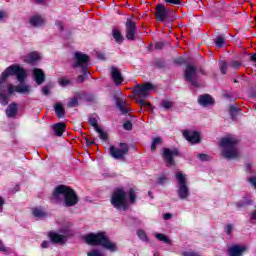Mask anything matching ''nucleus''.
Masks as SVG:
<instances>
[{
	"instance_id": "1",
	"label": "nucleus",
	"mask_w": 256,
	"mask_h": 256,
	"mask_svg": "<svg viewBox=\"0 0 256 256\" xmlns=\"http://www.w3.org/2000/svg\"><path fill=\"white\" fill-rule=\"evenodd\" d=\"M11 76H15L19 83H25L27 79V70L21 67L19 64H12L7 67L0 76V103L4 107L9 105V84H5V81Z\"/></svg>"
},
{
	"instance_id": "2",
	"label": "nucleus",
	"mask_w": 256,
	"mask_h": 256,
	"mask_svg": "<svg viewBox=\"0 0 256 256\" xmlns=\"http://www.w3.org/2000/svg\"><path fill=\"white\" fill-rule=\"evenodd\" d=\"M61 195L63 196L65 207H75V205L79 203V196H77V192L67 185H58L52 192V197L55 199L56 203L61 201Z\"/></svg>"
},
{
	"instance_id": "3",
	"label": "nucleus",
	"mask_w": 256,
	"mask_h": 256,
	"mask_svg": "<svg viewBox=\"0 0 256 256\" xmlns=\"http://www.w3.org/2000/svg\"><path fill=\"white\" fill-rule=\"evenodd\" d=\"M84 241L87 245H93L95 247H102L111 253H115L118 250L117 244L110 241L107 236V232L101 231L98 233H89L84 236Z\"/></svg>"
},
{
	"instance_id": "4",
	"label": "nucleus",
	"mask_w": 256,
	"mask_h": 256,
	"mask_svg": "<svg viewBox=\"0 0 256 256\" xmlns=\"http://www.w3.org/2000/svg\"><path fill=\"white\" fill-rule=\"evenodd\" d=\"M237 145L239 140L235 137H224L220 141L222 155L225 159H237L239 152H237Z\"/></svg>"
},
{
	"instance_id": "5",
	"label": "nucleus",
	"mask_w": 256,
	"mask_h": 256,
	"mask_svg": "<svg viewBox=\"0 0 256 256\" xmlns=\"http://www.w3.org/2000/svg\"><path fill=\"white\" fill-rule=\"evenodd\" d=\"M110 203L112 207L118 211H121V209L127 211V209H129V203H127V192H125V189L122 187L115 188Z\"/></svg>"
},
{
	"instance_id": "6",
	"label": "nucleus",
	"mask_w": 256,
	"mask_h": 256,
	"mask_svg": "<svg viewBox=\"0 0 256 256\" xmlns=\"http://www.w3.org/2000/svg\"><path fill=\"white\" fill-rule=\"evenodd\" d=\"M154 17L159 23H173L177 17L175 16V11L165 7V4H158L155 7Z\"/></svg>"
},
{
	"instance_id": "7",
	"label": "nucleus",
	"mask_w": 256,
	"mask_h": 256,
	"mask_svg": "<svg viewBox=\"0 0 256 256\" xmlns=\"http://www.w3.org/2000/svg\"><path fill=\"white\" fill-rule=\"evenodd\" d=\"M175 177L178 183V198L180 199V201H185V199H189L191 192L189 191V186L187 185V178L185 177V174L182 172H177L175 174Z\"/></svg>"
},
{
	"instance_id": "8",
	"label": "nucleus",
	"mask_w": 256,
	"mask_h": 256,
	"mask_svg": "<svg viewBox=\"0 0 256 256\" xmlns=\"http://www.w3.org/2000/svg\"><path fill=\"white\" fill-rule=\"evenodd\" d=\"M184 79L187 83H190L192 87H200L197 81V67L193 64H188L185 66Z\"/></svg>"
},
{
	"instance_id": "9",
	"label": "nucleus",
	"mask_w": 256,
	"mask_h": 256,
	"mask_svg": "<svg viewBox=\"0 0 256 256\" xmlns=\"http://www.w3.org/2000/svg\"><path fill=\"white\" fill-rule=\"evenodd\" d=\"M181 155V152H179V149L174 148H164L162 153V158L166 162V167H173L176 165L175 157H179Z\"/></svg>"
},
{
	"instance_id": "10",
	"label": "nucleus",
	"mask_w": 256,
	"mask_h": 256,
	"mask_svg": "<svg viewBox=\"0 0 256 256\" xmlns=\"http://www.w3.org/2000/svg\"><path fill=\"white\" fill-rule=\"evenodd\" d=\"M119 148L115 146H110L109 153L113 159L123 160L125 159V155L129 153V144L121 142L119 144Z\"/></svg>"
},
{
	"instance_id": "11",
	"label": "nucleus",
	"mask_w": 256,
	"mask_h": 256,
	"mask_svg": "<svg viewBox=\"0 0 256 256\" xmlns=\"http://www.w3.org/2000/svg\"><path fill=\"white\" fill-rule=\"evenodd\" d=\"M74 59L76 60V62L73 64L74 69H77V67H80L81 69H88L89 63H91V58L89 55L81 52H76Z\"/></svg>"
},
{
	"instance_id": "12",
	"label": "nucleus",
	"mask_w": 256,
	"mask_h": 256,
	"mask_svg": "<svg viewBox=\"0 0 256 256\" xmlns=\"http://www.w3.org/2000/svg\"><path fill=\"white\" fill-rule=\"evenodd\" d=\"M135 35H137V23L128 18L125 22V37L128 41H135Z\"/></svg>"
},
{
	"instance_id": "13",
	"label": "nucleus",
	"mask_w": 256,
	"mask_h": 256,
	"mask_svg": "<svg viewBox=\"0 0 256 256\" xmlns=\"http://www.w3.org/2000/svg\"><path fill=\"white\" fill-rule=\"evenodd\" d=\"M152 89H155V86L150 82H147L142 86L138 84L135 89V96L137 99H147V97H149V91H152Z\"/></svg>"
},
{
	"instance_id": "14",
	"label": "nucleus",
	"mask_w": 256,
	"mask_h": 256,
	"mask_svg": "<svg viewBox=\"0 0 256 256\" xmlns=\"http://www.w3.org/2000/svg\"><path fill=\"white\" fill-rule=\"evenodd\" d=\"M182 135L188 143H191L192 145H197L201 143V134L197 131H189V130H184L182 132Z\"/></svg>"
},
{
	"instance_id": "15",
	"label": "nucleus",
	"mask_w": 256,
	"mask_h": 256,
	"mask_svg": "<svg viewBox=\"0 0 256 256\" xmlns=\"http://www.w3.org/2000/svg\"><path fill=\"white\" fill-rule=\"evenodd\" d=\"M48 238L53 245H65L66 241H68L67 236L54 231L48 232Z\"/></svg>"
},
{
	"instance_id": "16",
	"label": "nucleus",
	"mask_w": 256,
	"mask_h": 256,
	"mask_svg": "<svg viewBox=\"0 0 256 256\" xmlns=\"http://www.w3.org/2000/svg\"><path fill=\"white\" fill-rule=\"evenodd\" d=\"M110 76L111 79L114 81L115 85H123V81H125V78H123V74H121V70L117 68L116 66H112L110 68Z\"/></svg>"
},
{
	"instance_id": "17",
	"label": "nucleus",
	"mask_w": 256,
	"mask_h": 256,
	"mask_svg": "<svg viewBox=\"0 0 256 256\" xmlns=\"http://www.w3.org/2000/svg\"><path fill=\"white\" fill-rule=\"evenodd\" d=\"M237 211H247L251 205H253V200L251 198L243 197L240 201L234 203Z\"/></svg>"
},
{
	"instance_id": "18",
	"label": "nucleus",
	"mask_w": 256,
	"mask_h": 256,
	"mask_svg": "<svg viewBox=\"0 0 256 256\" xmlns=\"http://www.w3.org/2000/svg\"><path fill=\"white\" fill-rule=\"evenodd\" d=\"M17 113H19V106H17V103L15 102L10 103L5 110V114L8 119H15V117H17Z\"/></svg>"
},
{
	"instance_id": "19",
	"label": "nucleus",
	"mask_w": 256,
	"mask_h": 256,
	"mask_svg": "<svg viewBox=\"0 0 256 256\" xmlns=\"http://www.w3.org/2000/svg\"><path fill=\"white\" fill-rule=\"evenodd\" d=\"M198 103L202 107H209V105H215V99L209 94H203L198 97Z\"/></svg>"
},
{
	"instance_id": "20",
	"label": "nucleus",
	"mask_w": 256,
	"mask_h": 256,
	"mask_svg": "<svg viewBox=\"0 0 256 256\" xmlns=\"http://www.w3.org/2000/svg\"><path fill=\"white\" fill-rule=\"evenodd\" d=\"M247 251V247L245 246H239V245H234L228 248V255L229 256H243V253Z\"/></svg>"
},
{
	"instance_id": "21",
	"label": "nucleus",
	"mask_w": 256,
	"mask_h": 256,
	"mask_svg": "<svg viewBox=\"0 0 256 256\" xmlns=\"http://www.w3.org/2000/svg\"><path fill=\"white\" fill-rule=\"evenodd\" d=\"M33 76H34V81L37 83V85H43V83H45V72H43L42 69L34 68Z\"/></svg>"
},
{
	"instance_id": "22",
	"label": "nucleus",
	"mask_w": 256,
	"mask_h": 256,
	"mask_svg": "<svg viewBox=\"0 0 256 256\" xmlns=\"http://www.w3.org/2000/svg\"><path fill=\"white\" fill-rule=\"evenodd\" d=\"M9 95H13L14 93H29V86L27 85H18L14 86L13 84H9Z\"/></svg>"
},
{
	"instance_id": "23",
	"label": "nucleus",
	"mask_w": 256,
	"mask_h": 256,
	"mask_svg": "<svg viewBox=\"0 0 256 256\" xmlns=\"http://www.w3.org/2000/svg\"><path fill=\"white\" fill-rule=\"evenodd\" d=\"M52 129L57 137H63V133H65V129H67V125L63 122L56 123L52 126Z\"/></svg>"
},
{
	"instance_id": "24",
	"label": "nucleus",
	"mask_w": 256,
	"mask_h": 256,
	"mask_svg": "<svg viewBox=\"0 0 256 256\" xmlns=\"http://www.w3.org/2000/svg\"><path fill=\"white\" fill-rule=\"evenodd\" d=\"M41 57L37 52H30L28 55L24 56V63L28 65H33V63H37Z\"/></svg>"
},
{
	"instance_id": "25",
	"label": "nucleus",
	"mask_w": 256,
	"mask_h": 256,
	"mask_svg": "<svg viewBox=\"0 0 256 256\" xmlns=\"http://www.w3.org/2000/svg\"><path fill=\"white\" fill-rule=\"evenodd\" d=\"M112 37L115 40V42L117 43V45H121L125 41V37L123 36V33H121V30H119L117 28H114L112 30Z\"/></svg>"
},
{
	"instance_id": "26",
	"label": "nucleus",
	"mask_w": 256,
	"mask_h": 256,
	"mask_svg": "<svg viewBox=\"0 0 256 256\" xmlns=\"http://www.w3.org/2000/svg\"><path fill=\"white\" fill-rule=\"evenodd\" d=\"M30 25H32V27H43V25H45V20L43 17L35 15L30 18Z\"/></svg>"
},
{
	"instance_id": "27",
	"label": "nucleus",
	"mask_w": 256,
	"mask_h": 256,
	"mask_svg": "<svg viewBox=\"0 0 256 256\" xmlns=\"http://www.w3.org/2000/svg\"><path fill=\"white\" fill-rule=\"evenodd\" d=\"M216 9L218 13H230L231 5L222 0L216 4Z\"/></svg>"
},
{
	"instance_id": "28",
	"label": "nucleus",
	"mask_w": 256,
	"mask_h": 256,
	"mask_svg": "<svg viewBox=\"0 0 256 256\" xmlns=\"http://www.w3.org/2000/svg\"><path fill=\"white\" fill-rule=\"evenodd\" d=\"M54 111L59 119L65 117V108L63 107V104H61L60 102H57L54 105Z\"/></svg>"
},
{
	"instance_id": "29",
	"label": "nucleus",
	"mask_w": 256,
	"mask_h": 256,
	"mask_svg": "<svg viewBox=\"0 0 256 256\" xmlns=\"http://www.w3.org/2000/svg\"><path fill=\"white\" fill-rule=\"evenodd\" d=\"M153 65L156 69H167V61L163 58H155Z\"/></svg>"
},
{
	"instance_id": "30",
	"label": "nucleus",
	"mask_w": 256,
	"mask_h": 256,
	"mask_svg": "<svg viewBox=\"0 0 256 256\" xmlns=\"http://www.w3.org/2000/svg\"><path fill=\"white\" fill-rule=\"evenodd\" d=\"M82 74L76 78V83H85L87 75L91 76L89 69H81Z\"/></svg>"
},
{
	"instance_id": "31",
	"label": "nucleus",
	"mask_w": 256,
	"mask_h": 256,
	"mask_svg": "<svg viewBox=\"0 0 256 256\" xmlns=\"http://www.w3.org/2000/svg\"><path fill=\"white\" fill-rule=\"evenodd\" d=\"M116 107L119 108V111H121L123 115H127V113H129V109L125 108V102L123 101V99H116Z\"/></svg>"
},
{
	"instance_id": "32",
	"label": "nucleus",
	"mask_w": 256,
	"mask_h": 256,
	"mask_svg": "<svg viewBox=\"0 0 256 256\" xmlns=\"http://www.w3.org/2000/svg\"><path fill=\"white\" fill-rule=\"evenodd\" d=\"M214 43L216 45V47L218 49H221L223 47H225V45H227L225 43V37L221 36V35H218L215 39H214Z\"/></svg>"
},
{
	"instance_id": "33",
	"label": "nucleus",
	"mask_w": 256,
	"mask_h": 256,
	"mask_svg": "<svg viewBox=\"0 0 256 256\" xmlns=\"http://www.w3.org/2000/svg\"><path fill=\"white\" fill-rule=\"evenodd\" d=\"M155 237L156 239H158V241H162L163 243H166V245H171V243H173L171 238L167 237V235L165 234L157 233Z\"/></svg>"
},
{
	"instance_id": "34",
	"label": "nucleus",
	"mask_w": 256,
	"mask_h": 256,
	"mask_svg": "<svg viewBox=\"0 0 256 256\" xmlns=\"http://www.w3.org/2000/svg\"><path fill=\"white\" fill-rule=\"evenodd\" d=\"M239 107L237 106V104L235 105H231L229 107V114L231 116V119L235 120L237 119V114L239 113Z\"/></svg>"
},
{
	"instance_id": "35",
	"label": "nucleus",
	"mask_w": 256,
	"mask_h": 256,
	"mask_svg": "<svg viewBox=\"0 0 256 256\" xmlns=\"http://www.w3.org/2000/svg\"><path fill=\"white\" fill-rule=\"evenodd\" d=\"M32 213L34 215V217H38L39 219L43 218V217H47V213H45V211H43V209L41 208H33L32 209Z\"/></svg>"
},
{
	"instance_id": "36",
	"label": "nucleus",
	"mask_w": 256,
	"mask_h": 256,
	"mask_svg": "<svg viewBox=\"0 0 256 256\" xmlns=\"http://www.w3.org/2000/svg\"><path fill=\"white\" fill-rule=\"evenodd\" d=\"M163 143V138L161 137H155L153 138L152 144H151V151L155 152L157 151V145H161Z\"/></svg>"
},
{
	"instance_id": "37",
	"label": "nucleus",
	"mask_w": 256,
	"mask_h": 256,
	"mask_svg": "<svg viewBox=\"0 0 256 256\" xmlns=\"http://www.w3.org/2000/svg\"><path fill=\"white\" fill-rule=\"evenodd\" d=\"M137 235L141 241H144V243H149V236H147L145 230L139 229L137 231Z\"/></svg>"
},
{
	"instance_id": "38",
	"label": "nucleus",
	"mask_w": 256,
	"mask_h": 256,
	"mask_svg": "<svg viewBox=\"0 0 256 256\" xmlns=\"http://www.w3.org/2000/svg\"><path fill=\"white\" fill-rule=\"evenodd\" d=\"M128 199L130 201V203H135L137 201V195L135 194V189L130 188L128 190Z\"/></svg>"
},
{
	"instance_id": "39",
	"label": "nucleus",
	"mask_w": 256,
	"mask_h": 256,
	"mask_svg": "<svg viewBox=\"0 0 256 256\" xmlns=\"http://www.w3.org/2000/svg\"><path fill=\"white\" fill-rule=\"evenodd\" d=\"M67 107L68 109L79 107V100L76 97L71 98L70 101L67 103Z\"/></svg>"
},
{
	"instance_id": "40",
	"label": "nucleus",
	"mask_w": 256,
	"mask_h": 256,
	"mask_svg": "<svg viewBox=\"0 0 256 256\" xmlns=\"http://www.w3.org/2000/svg\"><path fill=\"white\" fill-rule=\"evenodd\" d=\"M137 103L140 105L141 109L142 107H148V109L152 107L151 102L145 101V98H137Z\"/></svg>"
},
{
	"instance_id": "41",
	"label": "nucleus",
	"mask_w": 256,
	"mask_h": 256,
	"mask_svg": "<svg viewBox=\"0 0 256 256\" xmlns=\"http://www.w3.org/2000/svg\"><path fill=\"white\" fill-rule=\"evenodd\" d=\"M227 62L222 60L219 62V69L222 75H227Z\"/></svg>"
},
{
	"instance_id": "42",
	"label": "nucleus",
	"mask_w": 256,
	"mask_h": 256,
	"mask_svg": "<svg viewBox=\"0 0 256 256\" xmlns=\"http://www.w3.org/2000/svg\"><path fill=\"white\" fill-rule=\"evenodd\" d=\"M88 124L94 128V131H97L99 129V122L97 121V118H89L88 119Z\"/></svg>"
},
{
	"instance_id": "43",
	"label": "nucleus",
	"mask_w": 256,
	"mask_h": 256,
	"mask_svg": "<svg viewBox=\"0 0 256 256\" xmlns=\"http://www.w3.org/2000/svg\"><path fill=\"white\" fill-rule=\"evenodd\" d=\"M96 133L99 134V138L102 140V141H107V139H109V136L107 135V133L105 131H103V129L98 128L95 130Z\"/></svg>"
},
{
	"instance_id": "44",
	"label": "nucleus",
	"mask_w": 256,
	"mask_h": 256,
	"mask_svg": "<svg viewBox=\"0 0 256 256\" xmlns=\"http://www.w3.org/2000/svg\"><path fill=\"white\" fill-rule=\"evenodd\" d=\"M59 85H61V87H67V85H71V80L66 79V78H60L58 80Z\"/></svg>"
},
{
	"instance_id": "45",
	"label": "nucleus",
	"mask_w": 256,
	"mask_h": 256,
	"mask_svg": "<svg viewBox=\"0 0 256 256\" xmlns=\"http://www.w3.org/2000/svg\"><path fill=\"white\" fill-rule=\"evenodd\" d=\"M161 105L164 109L169 110L173 107L174 104L171 101L163 100Z\"/></svg>"
},
{
	"instance_id": "46",
	"label": "nucleus",
	"mask_w": 256,
	"mask_h": 256,
	"mask_svg": "<svg viewBox=\"0 0 256 256\" xmlns=\"http://www.w3.org/2000/svg\"><path fill=\"white\" fill-rule=\"evenodd\" d=\"M123 129H125V131H132L133 130V123L131 122V120H127L123 124Z\"/></svg>"
},
{
	"instance_id": "47",
	"label": "nucleus",
	"mask_w": 256,
	"mask_h": 256,
	"mask_svg": "<svg viewBox=\"0 0 256 256\" xmlns=\"http://www.w3.org/2000/svg\"><path fill=\"white\" fill-rule=\"evenodd\" d=\"M165 3H168L169 5H182L183 0H164Z\"/></svg>"
},
{
	"instance_id": "48",
	"label": "nucleus",
	"mask_w": 256,
	"mask_h": 256,
	"mask_svg": "<svg viewBox=\"0 0 256 256\" xmlns=\"http://www.w3.org/2000/svg\"><path fill=\"white\" fill-rule=\"evenodd\" d=\"M198 159H200V161H211V156L207 155V154H198L197 155Z\"/></svg>"
},
{
	"instance_id": "49",
	"label": "nucleus",
	"mask_w": 256,
	"mask_h": 256,
	"mask_svg": "<svg viewBox=\"0 0 256 256\" xmlns=\"http://www.w3.org/2000/svg\"><path fill=\"white\" fill-rule=\"evenodd\" d=\"M224 231H225L226 235H231V233H233V225L227 224Z\"/></svg>"
},
{
	"instance_id": "50",
	"label": "nucleus",
	"mask_w": 256,
	"mask_h": 256,
	"mask_svg": "<svg viewBox=\"0 0 256 256\" xmlns=\"http://www.w3.org/2000/svg\"><path fill=\"white\" fill-rule=\"evenodd\" d=\"M167 181H169V179L165 175H162L158 178L159 185H165Z\"/></svg>"
},
{
	"instance_id": "51",
	"label": "nucleus",
	"mask_w": 256,
	"mask_h": 256,
	"mask_svg": "<svg viewBox=\"0 0 256 256\" xmlns=\"http://www.w3.org/2000/svg\"><path fill=\"white\" fill-rule=\"evenodd\" d=\"M174 63H175V65H183L186 63V61H185V58L178 57V58L174 59Z\"/></svg>"
},
{
	"instance_id": "52",
	"label": "nucleus",
	"mask_w": 256,
	"mask_h": 256,
	"mask_svg": "<svg viewBox=\"0 0 256 256\" xmlns=\"http://www.w3.org/2000/svg\"><path fill=\"white\" fill-rule=\"evenodd\" d=\"M95 95L93 94H88L85 96V101H88L89 103H93V101H95Z\"/></svg>"
},
{
	"instance_id": "53",
	"label": "nucleus",
	"mask_w": 256,
	"mask_h": 256,
	"mask_svg": "<svg viewBox=\"0 0 256 256\" xmlns=\"http://www.w3.org/2000/svg\"><path fill=\"white\" fill-rule=\"evenodd\" d=\"M164 47H165V43H163V42H157L155 44L156 51H161V49H163Z\"/></svg>"
},
{
	"instance_id": "54",
	"label": "nucleus",
	"mask_w": 256,
	"mask_h": 256,
	"mask_svg": "<svg viewBox=\"0 0 256 256\" xmlns=\"http://www.w3.org/2000/svg\"><path fill=\"white\" fill-rule=\"evenodd\" d=\"M230 66H232L233 69H239V67H241V62L235 60V61L231 62Z\"/></svg>"
},
{
	"instance_id": "55",
	"label": "nucleus",
	"mask_w": 256,
	"mask_h": 256,
	"mask_svg": "<svg viewBox=\"0 0 256 256\" xmlns=\"http://www.w3.org/2000/svg\"><path fill=\"white\" fill-rule=\"evenodd\" d=\"M49 85H47V86H44L43 88H42V93H43V95H49L51 92L49 91Z\"/></svg>"
},
{
	"instance_id": "56",
	"label": "nucleus",
	"mask_w": 256,
	"mask_h": 256,
	"mask_svg": "<svg viewBox=\"0 0 256 256\" xmlns=\"http://www.w3.org/2000/svg\"><path fill=\"white\" fill-rule=\"evenodd\" d=\"M41 247H42V249H49V241L44 240V241L41 243Z\"/></svg>"
},
{
	"instance_id": "57",
	"label": "nucleus",
	"mask_w": 256,
	"mask_h": 256,
	"mask_svg": "<svg viewBox=\"0 0 256 256\" xmlns=\"http://www.w3.org/2000/svg\"><path fill=\"white\" fill-rule=\"evenodd\" d=\"M249 183L256 189V177L249 178Z\"/></svg>"
},
{
	"instance_id": "58",
	"label": "nucleus",
	"mask_w": 256,
	"mask_h": 256,
	"mask_svg": "<svg viewBox=\"0 0 256 256\" xmlns=\"http://www.w3.org/2000/svg\"><path fill=\"white\" fill-rule=\"evenodd\" d=\"M85 139V141H86V146L87 147H91V145H94L95 144V141H91V140H89L88 138H84Z\"/></svg>"
},
{
	"instance_id": "59",
	"label": "nucleus",
	"mask_w": 256,
	"mask_h": 256,
	"mask_svg": "<svg viewBox=\"0 0 256 256\" xmlns=\"http://www.w3.org/2000/svg\"><path fill=\"white\" fill-rule=\"evenodd\" d=\"M0 251H2V253H6L7 252V248L5 247V245H3L1 240H0Z\"/></svg>"
},
{
	"instance_id": "60",
	"label": "nucleus",
	"mask_w": 256,
	"mask_h": 256,
	"mask_svg": "<svg viewBox=\"0 0 256 256\" xmlns=\"http://www.w3.org/2000/svg\"><path fill=\"white\" fill-rule=\"evenodd\" d=\"M163 219H164L165 221H169V219H171V214H170V213H165V214L163 215Z\"/></svg>"
},
{
	"instance_id": "61",
	"label": "nucleus",
	"mask_w": 256,
	"mask_h": 256,
	"mask_svg": "<svg viewBox=\"0 0 256 256\" xmlns=\"http://www.w3.org/2000/svg\"><path fill=\"white\" fill-rule=\"evenodd\" d=\"M222 97H224V99H231V95L228 92H223Z\"/></svg>"
},
{
	"instance_id": "62",
	"label": "nucleus",
	"mask_w": 256,
	"mask_h": 256,
	"mask_svg": "<svg viewBox=\"0 0 256 256\" xmlns=\"http://www.w3.org/2000/svg\"><path fill=\"white\" fill-rule=\"evenodd\" d=\"M250 219L251 221H256V210L251 213Z\"/></svg>"
},
{
	"instance_id": "63",
	"label": "nucleus",
	"mask_w": 256,
	"mask_h": 256,
	"mask_svg": "<svg viewBox=\"0 0 256 256\" xmlns=\"http://www.w3.org/2000/svg\"><path fill=\"white\" fill-rule=\"evenodd\" d=\"M56 25L59 27L60 31H63V22L57 21Z\"/></svg>"
},
{
	"instance_id": "64",
	"label": "nucleus",
	"mask_w": 256,
	"mask_h": 256,
	"mask_svg": "<svg viewBox=\"0 0 256 256\" xmlns=\"http://www.w3.org/2000/svg\"><path fill=\"white\" fill-rule=\"evenodd\" d=\"M250 61L256 63V53L252 54V56L250 57Z\"/></svg>"
}]
</instances>
